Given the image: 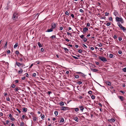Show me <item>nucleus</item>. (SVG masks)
Instances as JSON below:
<instances>
[{"instance_id":"f257e3e1","label":"nucleus","mask_w":126,"mask_h":126,"mask_svg":"<svg viewBox=\"0 0 126 126\" xmlns=\"http://www.w3.org/2000/svg\"><path fill=\"white\" fill-rule=\"evenodd\" d=\"M115 21L116 22H120L122 24L124 23V21L123 18L121 17H119L118 16H116L115 18Z\"/></svg>"},{"instance_id":"f03ea898","label":"nucleus","mask_w":126,"mask_h":126,"mask_svg":"<svg viewBox=\"0 0 126 126\" xmlns=\"http://www.w3.org/2000/svg\"><path fill=\"white\" fill-rule=\"evenodd\" d=\"M99 59L101 61H102L103 62H105L107 61L106 59L102 56H100L99 57Z\"/></svg>"},{"instance_id":"7ed1b4c3","label":"nucleus","mask_w":126,"mask_h":126,"mask_svg":"<svg viewBox=\"0 0 126 126\" xmlns=\"http://www.w3.org/2000/svg\"><path fill=\"white\" fill-rule=\"evenodd\" d=\"M69 108L67 107L62 106L61 108V110H68Z\"/></svg>"},{"instance_id":"20e7f679","label":"nucleus","mask_w":126,"mask_h":126,"mask_svg":"<svg viewBox=\"0 0 126 126\" xmlns=\"http://www.w3.org/2000/svg\"><path fill=\"white\" fill-rule=\"evenodd\" d=\"M18 17V16L16 14L14 13L13 16V20H15L17 19Z\"/></svg>"},{"instance_id":"39448f33","label":"nucleus","mask_w":126,"mask_h":126,"mask_svg":"<svg viewBox=\"0 0 126 126\" xmlns=\"http://www.w3.org/2000/svg\"><path fill=\"white\" fill-rule=\"evenodd\" d=\"M113 15L116 16H118L119 15L118 12L116 10H115L113 12Z\"/></svg>"},{"instance_id":"423d86ee","label":"nucleus","mask_w":126,"mask_h":126,"mask_svg":"<svg viewBox=\"0 0 126 126\" xmlns=\"http://www.w3.org/2000/svg\"><path fill=\"white\" fill-rule=\"evenodd\" d=\"M56 27V24L54 23H52L51 24V28L53 30Z\"/></svg>"},{"instance_id":"0eeeda50","label":"nucleus","mask_w":126,"mask_h":126,"mask_svg":"<svg viewBox=\"0 0 126 126\" xmlns=\"http://www.w3.org/2000/svg\"><path fill=\"white\" fill-rule=\"evenodd\" d=\"M108 121L110 122H115V118H111V119H108Z\"/></svg>"},{"instance_id":"6e6552de","label":"nucleus","mask_w":126,"mask_h":126,"mask_svg":"<svg viewBox=\"0 0 126 126\" xmlns=\"http://www.w3.org/2000/svg\"><path fill=\"white\" fill-rule=\"evenodd\" d=\"M88 30V28L85 27L83 29V34H84Z\"/></svg>"},{"instance_id":"1a4fd4ad","label":"nucleus","mask_w":126,"mask_h":126,"mask_svg":"<svg viewBox=\"0 0 126 126\" xmlns=\"http://www.w3.org/2000/svg\"><path fill=\"white\" fill-rule=\"evenodd\" d=\"M79 107L80 108V111H83L84 109L83 106L82 105L79 106Z\"/></svg>"},{"instance_id":"9d476101","label":"nucleus","mask_w":126,"mask_h":126,"mask_svg":"<svg viewBox=\"0 0 126 126\" xmlns=\"http://www.w3.org/2000/svg\"><path fill=\"white\" fill-rule=\"evenodd\" d=\"M117 24L118 26L121 29L122 28L123 26H122V25L120 24V22H118L117 23Z\"/></svg>"},{"instance_id":"9b49d317","label":"nucleus","mask_w":126,"mask_h":126,"mask_svg":"<svg viewBox=\"0 0 126 126\" xmlns=\"http://www.w3.org/2000/svg\"><path fill=\"white\" fill-rule=\"evenodd\" d=\"M73 119L76 122H78L79 119L77 116L74 117L73 118Z\"/></svg>"},{"instance_id":"f8f14e48","label":"nucleus","mask_w":126,"mask_h":126,"mask_svg":"<svg viewBox=\"0 0 126 126\" xmlns=\"http://www.w3.org/2000/svg\"><path fill=\"white\" fill-rule=\"evenodd\" d=\"M16 65L18 66L19 67H20V66H21V63H20L17 62H16Z\"/></svg>"},{"instance_id":"ddd939ff","label":"nucleus","mask_w":126,"mask_h":126,"mask_svg":"<svg viewBox=\"0 0 126 126\" xmlns=\"http://www.w3.org/2000/svg\"><path fill=\"white\" fill-rule=\"evenodd\" d=\"M105 82L106 84L108 86H111V83L110 82H108V81H106Z\"/></svg>"},{"instance_id":"4468645a","label":"nucleus","mask_w":126,"mask_h":126,"mask_svg":"<svg viewBox=\"0 0 126 126\" xmlns=\"http://www.w3.org/2000/svg\"><path fill=\"white\" fill-rule=\"evenodd\" d=\"M118 97L121 100V101H123L124 100L123 97L122 96H118Z\"/></svg>"},{"instance_id":"2eb2a0df","label":"nucleus","mask_w":126,"mask_h":126,"mask_svg":"<svg viewBox=\"0 0 126 126\" xmlns=\"http://www.w3.org/2000/svg\"><path fill=\"white\" fill-rule=\"evenodd\" d=\"M53 30L51 28L50 29H48L47 30V31H46V32H52L53 31Z\"/></svg>"},{"instance_id":"dca6fc26","label":"nucleus","mask_w":126,"mask_h":126,"mask_svg":"<svg viewBox=\"0 0 126 126\" xmlns=\"http://www.w3.org/2000/svg\"><path fill=\"white\" fill-rule=\"evenodd\" d=\"M22 110L24 112H26L27 111V109L26 108H23L22 109Z\"/></svg>"},{"instance_id":"f3484780","label":"nucleus","mask_w":126,"mask_h":126,"mask_svg":"<svg viewBox=\"0 0 126 126\" xmlns=\"http://www.w3.org/2000/svg\"><path fill=\"white\" fill-rule=\"evenodd\" d=\"M33 120L34 121H36L37 120V118L33 116Z\"/></svg>"},{"instance_id":"a211bd4d","label":"nucleus","mask_w":126,"mask_h":126,"mask_svg":"<svg viewBox=\"0 0 126 126\" xmlns=\"http://www.w3.org/2000/svg\"><path fill=\"white\" fill-rule=\"evenodd\" d=\"M23 71V70L22 69H20V70L18 71V73L20 74Z\"/></svg>"},{"instance_id":"6ab92c4d","label":"nucleus","mask_w":126,"mask_h":126,"mask_svg":"<svg viewBox=\"0 0 126 126\" xmlns=\"http://www.w3.org/2000/svg\"><path fill=\"white\" fill-rule=\"evenodd\" d=\"M73 109H74L75 110L76 112H77L79 111V109L78 108H75Z\"/></svg>"},{"instance_id":"aec40b11","label":"nucleus","mask_w":126,"mask_h":126,"mask_svg":"<svg viewBox=\"0 0 126 126\" xmlns=\"http://www.w3.org/2000/svg\"><path fill=\"white\" fill-rule=\"evenodd\" d=\"M91 70L93 72H96L98 71V69H92Z\"/></svg>"},{"instance_id":"412c9836","label":"nucleus","mask_w":126,"mask_h":126,"mask_svg":"<svg viewBox=\"0 0 126 126\" xmlns=\"http://www.w3.org/2000/svg\"><path fill=\"white\" fill-rule=\"evenodd\" d=\"M37 44L38 46L39 47H42V45L40 43V42H38V43Z\"/></svg>"},{"instance_id":"4be33fe9","label":"nucleus","mask_w":126,"mask_h":126,"mask_svg":"<svg viewBox=\"0 0 126 126\" xmlns=\"http://www.w3.org/2000/svg\"><path fill=\"white\" fill-rule=\"evenodd\" d=\"M59 104L61 106H63L64 105V103L63 102H61L59 103Z\"/></svg>"},{"instance_id":"5701e85b","label":"nucleus","mask_w":126,"mask_h":126,"mask_svg":"<svg viewBox=\"0 0 126 126\" xmlns=\"http://www.w3.org/2000/svg\"><path fill=\"white\" fill-rule=\"evenodd\" d=\"M40 116L42 119H43L44 118L45 116L44 115L41 114Z\"/></svg>"},{"instance_id":"b1692460","label":"nucleus","mask_w":126,"mask_h":126,"mask_svg":"<svg viewBox=\"0 0 126 126\" xmlns=\"http://www.w3.org/2000/svg\"><path fill=\"white\" fill-rule=\"evenodd\" d=\"M18 45V43H16L14 45V48H15L17 47Z\"/></svg>"},{"instance_id":"393cba45","label":"nucleus","mask_w":126,"mask_h":126,"mask_svg":"<svg viewBox=\"0 0 126 126\" xmlns=\"http://www.w3.org/2000/svg\"><path fill=\"white\" fill-rule=\"evenodd\" d=\"M80 75L83 77L84 78H86L85 77L86 76V75H84V74L82 73V74Z\"/></svg>"},{"instance_id":"a878e982","label":"nucleus","mask_w":126,"mask_h":126,"mask_svg":"<svg viewBox=\"0 0 126 126\" xmlns=\"http://www.w3.org/2000/svg\"><path fill=\"white\" fill-rule=\"evenodd\" d=\"M87 40V39L85 37V38H84L83 39V41L84 42H86Z\"/></svg>"},{"instance_id":"bb28decb","label":"nucleus","mask_w":126,"mask_h":126,"mask_svg":"<svg viewBox=\"0 0 126 126\" xmlns=\"http://www.w3.org/2000/svg\"><path fill=\"white\" fill-rule=\"evenodd\" d=\"M123 32H125L126 30V29L124 27H123L121 29Z\"/></svg>"},{"instance_id":"cd10ccee","label":"nucleus","mask_w":126,"mask_h":126,"mask_svg":"<svg viewBox=\"0 0 126 126\" xmlns=\"http://www.w3.org/2000/svg\"><path fill=\"white\" fill-rule=\"evenodd\" d=\"M82 83V82L81 81H79L78 82H77V84H79V85L81 84Z\"/></svg>"},{"instance_id":"c85d7f7f","label":"nucleus","mask_w":126,"mask_h":126,"mask_svg":"<svg viewBox=\"0 0 126 126\" xmlns=\"http://www.w3.org/2000/svg\"><path fill=\"white\" fill-rule=\"evenodd\" d=\"M64 119L63 118H61L60 120V122H64Z\"/></svg>"},{"instance_id":"c756f323","label":"nucleus","mask_w":126,"mask_h":126,"mask_svg":"<svg viewBox=\"0 0 126 126\" xmlns=\"http://www.w3.org/2000/svg\"><path fill=\"white\" fill-rule=\"evenodd\" d=\"M20 88L19 87H16L15 89V91H16L18 92V91L19 90V88Z\"/></svg>"},{"instance_id":"7c9ffc66","label":"nucleus","mask_w":126,"mask_h":126,"mask_svg":"<svg viewBox=\"0 0 126 126\" xmlns=\"http://www.w3.org/2000/svg\"><path fill=\"white\" fill-rule=\"evenodd\" d=\"M113 55L112 54H110L109 56V57L110 58H111L113 57Z\"/></svg>"},{"instance_id":"2f4dec72","label":"nucleus","mask_w":126,"mask_h":126,"mask_svg":"<svg viewBox=\"0 0 126 126\" xmlns=\"http://www.w3.org/2000/svg\"><path fill=\"white\" fill-rule=\"evenodd\" d=\"M54 113L56 116H57L58 115V111H55L54 112Z\"/></svg>"},{"instance_id":"473e14b6","label":"nucleus","mask_w":126,"mask_h":126,"mask_svg":"<svg viewBox=\"0 0 126 126\" xmlns=\"http://www.w3.org/2000/svg\"><path fill=\"white\" fill-rule=\"evenodd\" d=\"M63 49L65 51H69V50L65 47H63Z\"/></svg>"},{"instance_id":"72a5a7b5","label":"nucleus","mask_w":126,"mask_h":126,"mask_svg":"<svg viewBox=\"0 0 126 126\" xmlns=\"http://www.w3.org/2000/svg\"><path fill=\"white\" fill-rule=\"evenodd\" d=\"M16 86L14 84H12L11 85V87L13 88H14Z\"/></svg>"},{"instance_id":"f704fd0d","label":"nucleus","mask_w":126,"mask_h":126,"mask_svg":"<svg viewBox=\"0 0 126 126\" xmlns=\"http://www.w3.org/2000/svg\"><path fill=\"white\" fill-rule=\"evenodd\" d=\"M111 24V23L110 22H108L106 24V25L107 26H110Z\"/></svg>"},{"instance_id":"c9c22d12","label":"nucleus","mask_w":126,"mask_h":126,"mask_svg":"<svg viewBox=\"0 0 126 126\" xmlns=\"http://www.w3.org/2000/svg\"><path fill=\"white\" fill-rule=\"evenodd\" d=\"M79 36L81 39H83L84 38V35H83L82 34L80 36Z\"/></svg>"},{"instance_id":"e433bc0d","label":"nucleus","mask_w":126,"mask_h":126,"mask_svg":"<svg viewBox=\"0 0 126 126\" xmlns=\"http://www.w3.org/2000/svg\"><path fill=\"white\" fill-rule=\"evenodd\" d=\"M123 71L125 72H126V67H125L124 68L122 69Z\"/></svg>"},{"instance_id":"4c0bfd02","label":"nucleus","mask_w":126,"mask_h":126,"mask_svg":"<svg viewBox=\"0 0 126 126\" xmlns=\"http://www.w3.org/2000/svg\"><path fill=\"white\" fill-rule=\"evenodd\" d=\"M90 24L89 23H87L86 27H90Z\"/></svg>"},{"instance_id":"58836bf2","label":"nucleus","mask_w":126,"mask_h":126,"mask_svg":"<svg viewBox=\"0 0 126 126\" xmlns=\"http://www.w3.org/2000/svg\"><path fill=\"white\" fill-rule=\"evenodd\" d=\"M6 100L7 101H10V99L9 96L7 97V98H6Z\"/></svg>"},{"instance_id":"ea45409f","label":"nucleus","mask_w":126,"mask_h":126,"mask_svg":"<svg viewBox=\"0 0 126 126\" xmlns=\"http://www.w3.org/2000/svg\"><path fill=\"white\" fill-rule=\"evenodd\" d=\"M7 42L5 43V46H4V47L5 48H7Z\"/></svg>"},{"instance_id":"a19ab883","label":"nucleus","mask_w":126,"mask_h":126,"mask_svg":"<svg viewBox=\"0 0 126 126\" xmlns=\"http://www.w3.org/2000/svg\"><path fill=\"white\" fill-rule=\"evenodd\" d=\"M109 14H110L109 13L106 12L105 13V15L106 16H108L109 15Z\"/></svg>"},{"instance_id":"79ce46f5","label":"nucleus","mask_w":126,"mask_h":126,"mask_svg":"<svg viewBox=\"0 0 126 126\" xmlns=\"http://www.w3.org/2000/svg\"><path fill=\"white\" fill-rule=\"evenodd\" d=\"M52 39L53 38H56V36L55 35H53L52 36H51V37Z\"/></svg>"},{"instance_id":"37998d69","label":"nucleus","mask_w":126,"mask_h":126,"mask_svg":"<svg viewBox=\"0 0 126 126\" xmlns=\"http://www.w3.org/2000/svg\"><path fill=\"white\" fill-rule=\"evenodd\" d=\"M24 124V123L23 122H21L20 124V126H23Z\"/></svg>"},{"instance_id":"c03bdc74","label":"nucleus","mask_w":126,"mask_h":126,"mask_svg":"<svg viewBox=\"0 0 126 126\" xmlns=\"http://www.w3.org/2000/svg\"><path fill=\"white\" fill-rule=\"evenodd\" d=\"M91 98L92 99H95V96L94 95H92L91 96Z\"/></svg>"},{"instance_id":"a18cd8bd","label":"nucleus","mask_w":126,"mask_h":126,"mask_svg":"<svg viewBox=\"0 0 126 126\" xmlns=\"http://www.w3.org/2000/svg\"><path fill=\"white\" fill-rule=\"evenodd\" d=\"M118 53L119 54H121L122 53V52L121 51L119 50L118 51Z\"/></svg>"},{"instance_id":"49530a36","label":"nucleus","mask_w":126,"mask_h":126,"mask_svg":"<svg viewBox=\"0 0 126 126\" xmlns=\"http://www.w3.org/2000/svg\"><path fill=\"white\" fill-rule=\"evenodd\" d=\"M16 83H17L19 82V81L18 80H16L14 81Z\"/></svg>"},{"instance_id":"de8ad7c7","label":"nucleus","mask_w":126,"mask_h":126,"mask_svg":"<svg viewBox=\"0 0 126 126\" xmlns=\"http://www.w3.org/2000/svg\"><path fill=\"white\" fill-rule=\"evenodd\" d=\"M4 95L6 97L9 96V95L6 93L4 94Z\"/></svg>"},{"instance_id":"09e8293b","label":"nucleus","mask_w":126,"mask_h":126,"mask_svg":"<svg viewBox=\"0 0 126 126\" xmlns=\"http://www.w3.org/2000/svg\"><path fill=\"white\" fill-rule=\"evenodd\" d=\"M98 44V46L100 47H101L102 46V44L101 43H99V44Z\"/></svg>"},{"instance_id":"8fccbe9b","label":"nucleus","mask_w":126,"mask_h":126,"mask_svg":"<svg viewBox=\"0 0 126 126\" xmlns=\"http://www.w3.org/2000/svg\"><path fill=\"white\" fill-rule=\"evenodd\" d=\"M109 20L112 21V17H110L109 18Z\"/></svg>"},{"instance_id":"3c124183","label":"nucleus","mask_w":126,"mask_h":126,"mask_svg":"<svg viewBox=\"0 0 126 126\" xmlns=\"http://www.w3.org/2000/svg\"><path fill=\"white\" fill-rule=\"evenodd\" d=\"M72 57L73 58H74L75 59H78V58L76 57V56H72Z\"/></svg>"},{"instance_id":"603ef678","label":"nucleus","mask_w":126,"mask_h":126,"mask_svg":"<svg viewBox=\"0 0 126 126\" xmlns=\"http://www.w3.org/2000/svg\"><path fill=\"white\" fill-rule=\"evenodd\" d=\"M36 76V74L35 73H34L33 74H32V76L34 77H35Z\"/></svg>"},{"instance_id":"864d4df0","label":"nucleus","mask_w":126,"mask_h":126,"mask_svg":"<svg viewBox=\"0 0 126 126\" xmlns=\"http://www.w3.org/2000/svg\"><path fill=\"white\" fill-rule=\"evenodd\" d=\"M21 67L22 68H23L24 66H25V65L23 63H21Z\"/></svg>"},{"instance_id":"5fc2aeb1","label":"nucleus","mask_w":126,"mask_h":126,"mask_svg":"<svg viewBox=\"0 0 126 126\" xmlns=\"http://www.w3.org/2000/svg\"><path fill=\"white\" fill-rule=\"evenodd\" d=\"M82 50L81 49H79L78 52L79 53H81L82 52Z\"/></svg>"},{"instance_id":"6e6d98bb","label":"nucleus","mask_w":126,"mask_h":126,"mask_svg":"<svg viewBox=\"0 0 126 126\" xmlns=\"http://www.w3.org/2000/svg\"><path fill=\"white\" fill-rule=\"evenodd\" d=\"M92 93V91H89L88 92V94H91Z\"/></svg>"},{"instance_id":"4d7b16f0","label":"nucleus","mask_w":126,"mask_h":126,"mask_svg":"<svg viewBox=\"0 0 126 126\" xmlns=\"http://www.w3.org/2000/svg\"><path fill=\"white\" fill-rule=\"evenodd\" d=\"M79 78V76L78 75L75 76V78L76 79H78Z\"/></svg>"},{"instance_id":"13d9d810","label":"nucleus","mask_w":126,"mask_h":126,"mask_svg":"<svg viewBox=\"0 0 126 126\" xmlns=\"http://www.w3.org/2000/svg\"><path fill=\"white\" fill-rule=\"evenodd\" d=\"M67 34L68 35H70L71 36V33L69 32H67Z\"/></svg>"},{"instance_id":"bf43d9fd","label":"nucleus","mask_w":126,"mask_h":126,"mask_svg":"<svg viewBox=\"0 0 126 126\" xmlns=\"http://www.w3.org/2000/svg\"><path fill=\"white\" fill-rule=\"evenodd\" d=\"M71 16L73 18H74V15L73 14H72L71 15Z\"/></svg>"},{"instance_id":"052dcab7","label":"nucleus","mask_w":126,"mask_h":126,"mask_svg":"<svg viewBox=\"0 0 126 126\" xmlns=\"http://www.w3.org/2000/svg\"><path fill=\"white\" fill-rule=\"evenodd\" d=\"M10 53V51L9 50H8L7 51V53L8 54H9Z\"/></svg>"},{"instance_id":"680f3d73","label":"nucleus","mask_w":126,"mask_h":126,"mask_svg":"<svg viewBox=\"0 0 126 126\" xmlns=\"http://www.w3.org/2000/svg\"><path fill=\"white\" fill-rule=\"evenodd\" d=\"M82 45H83V46L84 47L86 48H87V46L84 44H82Z\"/></svg>"},{"instance_id":"e2e57ef3","label":"nucleus","mask_w":126,"mask_h":126,"mask_svg":"<svg viewBox=\"0 0 126 126\" xmlns=\"http://www.w3.org/2000/svg\"><path fill=\"white\" fill-rule=\"evenodd\" d=\"M122 39L121 37H119L118 38V40L119 41H121Z\"/></svg>"},{"instance_id":"0e129e2a","label":"nucleus","mask_w":126,"mask_h":126,"mask_svg":"<svg viewBox=\"0 0 126 126\" xmlns=\"http://www.w3.org/2000/svg\"><path fill=\"white\" fill-rule=\"evenodd\" d=\"M25 76L26 77H28L29 76V74L27 73H26L25 74Z\"/></svg>"},{"instance_id":"69168bd1","label":"nucleus","mask_w":126,"mask_h":126,"mask_svg":"<svg viewBox=\"0 0 126 126\" xmlns=\"http://www.w3.org/2000/svg\"><path fill=\"white\" fill-rule=\"evenodd\" d=\"M65 14H66V15H69V13H68V12H67V11H66V12L65 13Z\"/></svg>"},{"instance_id":"338daca9","label":"nucleus","mask_w":126,"mask_h":126,"mask_svg":"<svg viewBox=\"0 0 126 126\" xmlns=\"http://www.w3.org/2000/svg\"><path fill=\"white\" fill-rule=\"evenodd\" d=\"M90 49L91 50H93L94 49V48L93 47H90Z\"/></svg>"},{"instance_id":"774afa93","label":"nucleus","mask_w":126,"mask_h":126,"mask_svg":"<svg viewBox=\"0 0 126 126\" xmlns=\"http://www.w3.org/2000/svg\"><path fill=\"white\" fill-rule=\"evenodd\" d=\"M79 11L81 13H83V11L82 9H80L79 10Z\"/></svg>"}]
</instances>
